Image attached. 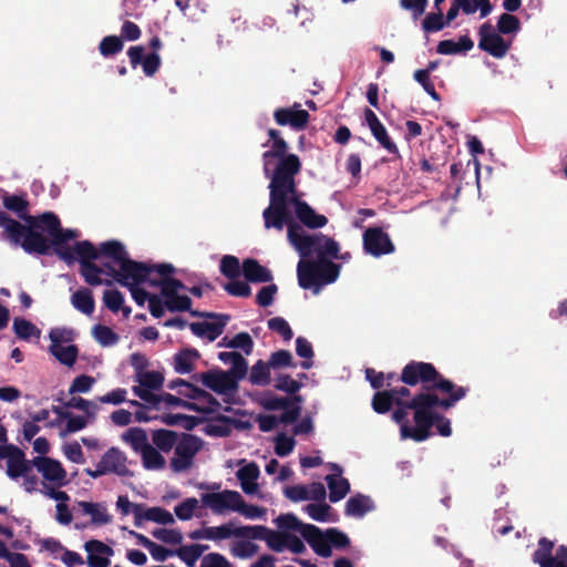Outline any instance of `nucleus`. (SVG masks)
<instances>
[{
  "label": "nucleus",
  "mask_w": 567,
  "mask_h": 567,
  "mask_svg": "<svg viewBox=\"0 0 567 567\" xmlns=\"http://www.w3.org/2000/svg\"><path fill=\"white\" fill-rule=\"evenodd\" d=\"M300 171L301 161L297 158L281 163L280 169L269 183V206L262 212L265 228L281 231L286 226L288 239L289 229L300 225L295 220L290 206H293L297 219L310 229L322 228L328 223L324 215L317 214L307 202L299 198L295 177Z\"/></svg>",
  "instance_id": "1"
},
{
  "label": "nucleus",
  "mask_w": 567,
  "mask_h": 567,
  "mask_svg": "<svg viewBox=\"0 0 567 567\" xmlns=\"http://www.w3.org/2000/svg\"><path fill=\"white\" fill-rule=\"evenodd\" d=\"M289 243L300 256L297 277L302 289L313 288L318 292L338 279L341 266L329 259L338 256V241L322 233L307 234L301 225H296L289 229Z\"/></svg>",
  "instance_id": "2"
},
{
  "label": "nucleus",
  "mask_w": 567,
  "mask_h": 567,
  "mask_svg": "<svg viewBox=\"0 0 567 567\" xmlns=\"http://www.w3.org/2000/svg\"><path fill=\"white\" fill-rule=\"evenodd\" d=\"M468 388L457 389L456 391L440 396L435 395H421L414 402L416 408L414 415V426H402L401 439H411L414 442H424L432 435V427L435 426L441 436L447 437L452 434L451 421L441 414L440 411H447L453 408L460 400L465 398Z\"/></svg>",
  "instance_id": "3"
},
{
  "label": "nucleus",
  "mask_w": 567,
  "mask_h": 567,
  "mask_svg": "<svg viewBox=\"0 0 567 567\" xmlns=\"http://www.w3.org/2000/svg\"><path fill=\"white\" fill-rule=\"evenodd\" d=\"M399 380L409 386L421 384V391H433L437 395H446L463 388L441 374L434 364L415 360L403 367Z\"/></svg>",
  "instance_id": "4"
},
{
  "label": "nucleus",
  "mask_w": 567,
  "mask_h": 567,
  "mask_svg": "<svg viewBox=\"0 0 567 567\" xmlns=\"http://www.w3.org/2000/svg\"><path fill=\"white\" fill-rule=\"evenodd\" d=\"M0 225L3 226L2 239L14 246H21L27 254L49 255V240L45 236L11 218L6 212H0Z\"/></svg>",
  "instance_id": "5"
},
{
  "label": "nucleus",
  "mask_w": 567,
  "mask_h": 567,
  "mask_svg": "<svg viewBox=\"0 0 567 567\" xmlns=\"http://www.w3.org/2000/svg\"><path fill=\"white\" fill-rule=\"evenodd\" d=\"M38 231H45L50 238L49 240V252L53 247L54 252L60 259L65 261L68 265L75 262V252L73 247L65 246L64 244L71 239L78 237V230L75 229H63L59 217L52 212H45L41 215L40 226Z\"/></svg>",
  "instance_id": "6"
},
{
  "label": "nucleus",
  "mask_w": 567,
  "mask_h": 567,
  "mask_svg": "<svg viewBox=\"0 0 567 567\" xmlns=\"http://www.w3.org/2000/svg\"><path fill=\"white\" fill-rule=\"evenodd\" d=\"M174 271L175 268L171 264L148 265L127 258L120 266V278H117V284L126 288L131 287V285H150V281L155 279L152 277L154 272L161 277H165L172 275Z\"/></svg>",
  "instance_id": "7"
},
{
  "label": "nucleus",
  "mask_w": 567,
  "mask_h": 567,
  "mask_svg": "<svg viewBox=\"0 0 567 567\" xmlns=\"http://www.w3.org/2000/svg\"><path fill=\"white\" fill-rule=\"evenodd\" d=\"M76 255L75 261L80 264V275L84 281L90 286L106 285L111 286V279H102L104 268L96 265L94 261L100 259L97 248L90 240L76 241L73 246Z\"/></svg>",
  "instance_id": "8"
},
{
  "label": "nucleus",
  "mask_w": 567,
  "mask_h": 567,
  "mask_svg": "<svg viewBox=\"0 0 567 567\" xmlns=\"http://www.w3.org/2000/svg\"><path fill=\"white\" fill-rule=\"evenodd\" d=\"M269 140L262 145L264 147L270 145V150L264 152L262 154V163H264V174L268 178H275L277 172L280 169L281 163L290 159L297 158L300 161L299 156L296 154H288V143L281 136V133L278 130L269 128L268 130Z\"/></svg>",
  "instance_id": "9"
},
{
  "label": "nucleus",
  "mask_w": 567,
  "mask_h": 567,
  "mask_svg": "<svg viewBox=\"0 0 567 567\" xmlns=\"http://www.w3.org/2000/svg\"><path fill=\"white\" fill-rule=\"evenodd\" d=\"M84 472L92 478H97L106 474H116L122 477L133 475L127 467L126 454L114 446L102 455L94 470L85 468Z\"/></svg>",
  "instance_id": "10"
},
{
  "label": "nucleus",
  "mask_w": 567,
  "mask_h": 567,
  "mask_svg": "<svg viewBox=\"0 0 567 567\" xmlns=\"http://www.w3.org/2000/svg\"><path fill=\"white\" fill-rule=\"evenodd\" d=\"M395 400V410L392 412L391 419L400 425V435H402V426L411 425L408 419L409 412H413L415 415L416 408L414 402L419 400V396L430 394L435 395L433 391H419L411 398V390L408 386H396L390 389Z\"/></svg>",
  "instance_id": "11"
},
{
  "label": "nucleus",
  "mask_w": 567,
  "mask_h": 567,
  "mask_svg": "<svg viewBox=\"0 0 567 567\" xmlns=\"http://www.w3.org/2000/svg\"><path fill=\"white\" fill-rule=\"evenodd\" d=\"M203 446V441L196 435L183 433L175 445V456L171 460V468L175 473L188 470L195 455Z\"/></svg>",
  "instance_id": "12"
},
{
  "label": "nucleus",
  "mask_w": 567,
  "mask_h": 567,
  "mask_svg": "<svg viewBox=\"0 0 567 567\" xmlns=\"http://www.w3.org/2000/svg\"><path fill=\"white\" fill-rule=\"evenodd\" d=\"M192 317L216 319L215 322H192L189 323L190 331L199 338H207L209 341H215L223 332L230 320L229 315L192 311Z\"/></svg>",
  "instance_id": "13"
},
{
  "label": "nucleus",
  "mask_w": 567,
  "mask_h": 567,
  "mask_svg": "<svg viewBox=\"0 0 567 567\" xmlns=\"http://www.w3.org/2000/svg\"><path fill=\"white\" fill-rule=\"evenodd\" d=\"M478 48L496 59H503L509 51L512 42L506 41L496 32L489 22L483 23L478 29Z\"/></svg>",
  "instance_id": "14"
},
{
  "label": "nucleus",
  "mask_w": 567,
  "mask_h": 567,
  "mask_svg": "<svg viewBox=\"0 0 567 567\" xmlns=\"http://www.w3.org/2000/svg\"><path fill=\"white\" fill-rule=\"evenodd\" d=\"M192 379L195 382H202L204 386L218 394H227L237 390L236 380L220 369L193 374Z\"/></svg>",
  "instance_id": "15"
},
{
  "label": "nucleus",
  "mask_w": 567,
  "mask_h": 567,
  "mask_svg": "<svg viewBox=\"0 0 567 567\" xmlns=\"http://www.w3.org/2000/svg\"><path fill=\"white\" fill-rule=\"evenodd\" d=\"M363 249L373 257L392 254L395 247L381 227H369L363 233Z\"/></svg>",
  "instance_id": "16"
},
{
  "label": "nucleus",
  "mask_w": 567,
  "mask_h": 567,
  "mask_svg": "<svg viewBox=\"0 0 567 567\" xmlns=\"http://www.w3.org/2000/svg\"><path fill=\"white\" fill-rule=\"evenodd\" d=\"M238 498L240 499V493L231 489L204 493L200 495L203 506L218 515L224 514L227 511L235 512Z\"/></svg>",
  "instance_id": "17"
},
{
  "label": "nucleus",
  "mask_w": 567,
  "mask_h": 567,
  "mask_svg": "<svg viewBox=\"0 0 567 567\" xmlns=\"http://www.w3.org/2000/svg\"><path fill=\"white\" fill-rule=\"evenodd\" d=\"M309 113L306 110L300 109L299 103H295L291 107H279L274 112V120L278 125H289L296 131L306 128L309 123Z\"/></svg>",
  "instance_id": "18"
},
{
  "label": "nucleus",
  "mask_w": 567,
  "mask_h": 567,
  "mask_svg": "<svg viewBox=\"0 0 567 567\" xmlns=\"http://www.w3.org/2000/svg\"><path fill=\"white\" fill-rule=\"evenodd\" d=\"M3 207L14 213L20 219L27 223V228L38 230L40 226L41 215L32 216L29 214V202L25 194L22 195H6L2 198Z\"/></svg>",
  "instance_id": "19"
},
{
  "label": "nucleus",
  "mask_w": 567,
  "mask_h": 567,
  "mask_svg": "<svg viewBox=\"0 0 567 567\" xmlns=\"http://www.w3.org/2000/svg\"><path fill=\"white\" fill-rule=\"evenodd\" d=\"M287 534L275 532L262 525H255L249 526L247 539L265 540L271 550L281 553L286 548Z\"/></svg>",
  "instance_id": "20"
},
{
  "label": "nucleus",
  "mask_w": 567,
  "mask_h": 567,
  "mask_svg": "<svg viewBox=\"0 0 567 567\" xmlns=\"http://www.w3.org/2000/svg\"><path fill=\"white\" fill-rule=\"evenodd\" d=\"M127 55L132 66L136 68L141 64L146 76L155 75L161 66V56L156 52L144 55V48L142 45L131 47Z\"/></svg>",
  "instance_id": "21"
},
{
  "label": "nucleus",
  "mask_w": 567,
  "mask_h": 567,
  "mask_svg": "<svg viewBox=\"0 0 567 567\" xmlns=\"http://www.w3.org/2000/svg\"><path fill=\"white\" fill-rule=\"evenodd\" d=\"M84 549L87 553L86 564L89 567L110 566V557L114 554L112 547L107 546L101 540L91 539L84 544Z\"/></svg>",
  "instance_id": "22"
},
{
  "label": "nucleus",
  "mask_w": 567,
  "mask_h": 567,
  "mask_svg": "<svg viewBox=\"0 0 567 567\" xmlns=\"http://www.w3.org/2000/svg\"><path fill=\"white\" fill-rule=\"evenodd\" d=\"M364 121L369 126L373 137L379 144L393 155H399L395 143L390 138L384 125L380 122L375 113L371 109L364 110Z\"/></svg>",
  "instance_id": "23"
},
{
  "label": "nucleus",
  "mask_w": 567,
  "mask_h": 567,
  "mask_svg": "<svg viewBox=\"0 0 567 567\" xmlns=\"http://www.w3.org/2000/svg\"><path fill=\"white\" fill-rule=\"evenodd\" d=\"M32 464L42 474L44 480L60 485L64 482L66 472L59 461L45 456H35L32 460Z\"/></svg>",
  "instance_id": "24"
},
{
  "label": "nucleus",
  "mask_w": 567,
  "mask_h": 567,
  "mask_svg": "<svg viewBox=\"0 0 567 567\" xmlns=\"http://www.w3.org/2000/svg\"><path fill=\"white\" fill-rule=\"evenodd\" d=\"M134 518L136 527L142 525V520H151L163 525H171L175 522L167 509L162 507L145 508L143 504L134 505Z\"/></svg>",
  "instance_id": "25"
},
{
  "label": "nucleus",
  "mask_w": 567,
  "mask_h": 567,
  "mask_svg": "<svg viewBox=\"0 0 567 567\" xmlns=\"http://www.w3.org/2000/svg\"><path fill=\"white\" fill-rule=\"evenodd\" d=\"M302 537L317 555L323 558H328L332 555V550L330 549V544L327 537V530L322 532L316 525L309 524L308 526H305V533Z\"/></svg>",
  "instance_id": "26"
},
{
  "label": "nucleus",
  "mask_w": 567,
  "mask_h": 567,
  "mask_svg": "<svg viewBox=\"0 0 567 567\" xmlns=\"http://www.w3.org/2000/svg\"><path fill=\"white\" fill-rule=\"evenodd\" d=\"M32 461L25 458L24 452L17 447L7 460V475L11 480H18L32 471Z\"/></svg>",
  "instance_id": "27"
},
{
  "label": "nucleus",
  "mask_w": 567,
  "mask_h": 567,
  "mask_svg": "<svg viewBox=\"0 0 567 567\" xmlns=\"http://www.w3.org/2000/svg\"><path fill=\"white\" fill-rule=\"evenodd\" d=\"M241 270L245 279L249 282H270L272 280L271 271L254 258L245 259Z\"/></svg>",
  "instance_id": "28"
},
{
  "label": "nucleus",
  "mask_w": 567,
  "mask_h": 567,
  "mask_svg": "<svg viewBox=\"0 0 567 567\" xmlns=\"http://www.w3.org/2000/svg\"><path fill=\"white\" fill-rule=\"evenodd\" d=\"M248 529H249V526L234 527V524L231 522H229V523L223 524L220 526L207 527L206 534H207V539H209V540H223V539H227L231 536L247 539Z\"/></svg>",
  "instance_id": "29"
},
{
  "label": "nucleus",
  "mask_w": 567,
  "mask_h": 567,
  "mask_svg": "<svg viewBox=\"0 0 567 567\" xmlns=\"http://www.w3.org/2000/svg\"><path fill=\"white\" fill-rule=\"evenodd\" d=\"M198 350L194 348L183 349L174 355V370L179 374H187L194 371L195 362L199 359Z\"/></svg>",
  "instance_id": "30"
},
{
  "label": "nucleus",
  "mask_w": 567,
  "mask_h": 567,
  "mask_svg": "<svg viewBox=\"0 0 567 567\" xmlns=\"http://www.w3.org/2000/svg\"><path fill=\"white\" fill-rule=\"evenodd\" d=\"M373 508V502L369 496L357 494L347 501L344 514L347 516L361 518Z\"/></svg>",
  "instance_id": "31"
},
{
  "label": "nucleus",
  "mask_w": 567,
  "mask_h": 567,
  "mask_svg": "<svg viewBox=\"0 0 567 567\" xmlns=\"http://www.w3.org/2000/svg\"><path fill=\"white\" fill-rule=\"evenodd\" d=\"M99 258L105 257L114 261L118 267L127 259L128 254L122 243L110 240L102 243L97 248Z\"/></svg>",
  "instance_id": "32"
},
{
  "label": "nucleus",
  "mask_w": 567,
  "mask_h": 567,
  "mask_svg": "<svg viewBox=\"0 0 567 567\" xmlns=\"http://www.w3.org/2000/svg\"><path fill=\"white\" fill-rule=\"evenodd\" d=\"M235 423H237V421L229 416L218 415L215 420L207 423L203 431L209 436L226 437L230 435L231 426Z\"/></svg>",
  "instance_id": "33"
},
{
  "label": "nucleus",
  "mask_w": 567,
  "mask_h": 567,
  "mask_svg": "<svg viewBox=\"0 0 567 567\" xmlns=\"http://www.w3.org/2000/svg\"><path fill=\"white\" fill-rule=\"evenodd\" d=\"M324 480L329 488V499L331 503L341 501L350 492V483L342 476L327 475Z\"/></svg>",
  "instance_id": "34"
},
{
  "label": "nucleus",
  "mask_w": 567,
  "mask_h": 567,
  "mask_svg": "<svg viewBox=\"0 0 567 567\" xmlns=\"http://www.w3.org/2000/svg\"><path fill=\"white\" fill-rule=\"evenodd\" d=\"M73 307L86 316L94 312L95 301L92 291L87 288H81L75 291L71 297Z\"/></svg>",
  "instance_id": "35"
},
{
  "label": "nucleus",
  "mask_w": 567,
  "mask_h": 567,
  "mask_svg": "<svg viewBox=\"0 0 567 567\" xmlns=\"http://www.w3.org/2000/svg\"><path fill=\"white\" fill-rule=\"evenodd\" d=\"M302 402L301 395H293L290 398L277 396L271 392H266L259 401V404L267 411H277L286 408L293 402Z\"/></svg>",
  "instance_id": "36"
},
{
  "label": "nucleus",
  "mask_w": 567,
  "mask_h": 567,
  "mask_svg": "<svg viewBox=\"0 0 567 567\" xmlns=\"http://www.w3.org/2000/svg\"><path fill=\"white\" fill-rule=\"evenodd\" d=\"M49 352L61 363L66 367H73L79 357V348L75 344L66 347L50 344Z\"/></svg>",
  "instance_id": "37"
},
{
  "label": "nucleus",
  "mask_w": 567,
  "mask_h": 567,
  "mask_svg": "<svg viewBox=\"0 0 567 567\" xmlns=\"http://www.w3.org/2000/svg\"><path fill=\"white\" fill-rule=\"evenodd\" d=\"M153 444L162 452H169L178 441V434L175 431L159 429L152 432Z\"/></svg>",
  "instance_id": "38"
},
{
  "label": "nucleus",
  "mask_w": 567,
  "mask_h": 567,
  "mask_svg": "<svg viewBox=\"0 0 567 567\" xmlns=\"http://www.w3.org/2000/svg\"><path fill=\"white\" fill-rule=\"evenodd\" d=\"M208 549V545L192 544L179 547L175 555L183 560L187 567H194L198 558Z\"/></svg>",
  "instance_id": "39"
},
{
  "label": "nucleus",
  "mask_w": 567,
  "mask_h": 567,
  "mask_svg": "<svg viewBox=\"0 0 567 567\" xmlns=\"http://www.w3.org/2000/svg\"><path fill=\"white\" fill-rule=\"evenodd\" d=\"M123 440L127 442L131 447L137 452L142 453L147 446H151L148 443L146 431L141 427H131L123 434Z\"/></svg>",
  "instance_id": "40"
},
{
  "label": "nucleus",
  "mask_w": 567,
  "mask_h": 567,
  "mask_svg": "<svg viewBox=\"0 0 567 567\" xmlns=\"http://www.w3.org/2000/svg\"><path fill=\"white\" fill-rule=\"evenodd\" d=\"M150 286L161 287V293L164 298L177 295L181 289H186V286L179 279L172 278L171 275L151 280Z\"/></svg>",
  "instance_id": "41"
},
{
  "label": "nucleus",
  "mask_w": 567,
  "mask_h": 567,
  "mask_svg": "<svg viewBox=\"0 0 567 567\" xmlns=\"http://www.w3.org/2000/svg\"><path fill=\"white\" fill-rule=\"evenodd\" d=\"M395 405L392 392L389 390L377 391L371 400V406L378 414H385Z\"/></svg>",
  "instance_id": "42"
},
{
  "label": "nucleus",
  "mask_w": 567,
  "mask_h": 567,
  "mask_svg": "<svg viewBox=\"0 0 567 567\" xmlns=\"http://www.w3.org/2000/svg\"><path fill=\"white\" fill-rule=\"evenodd\" d=\"M269 362H265L262 360H258L250 370L249 381L255 385H268L271 382Z\"/></svg>",
  "instance_id": "43"
},
{
  "label": "nucleus",
  "mask_w": 567,
  "mask_h": 567,
  "mask_svg": "<svg viewBox=\"0 0 567 567\" xmlns=\"http://www.w3.org/2000/svg\"><path fill=\"white\" fill-rule=\"evenodd\" d=\"M464 14H473L480 10L481 18L487 17L493 6L489 0H456Z\"/></svg>",
  "instance_id": "44"
},
{
  "label": "nucleus",
  "mask_w": 567,
  "mask_h": 567,
  "mask_svg": "<svg viewBox=\"0 0 567 567\" xmlns=\"http://www.w3.org/2000/svg\"><path fill=\"white\" fill-rule=\"evenodd\" d=\"M12 328L17 337L22 340H29L31 337L39 338L41 334V330L24 318H14Z\"/></svg>",
  "instance_id": "45"
},
{
  "label": "nucleus",
  "mask_w": 567,
  "mask_h": 567,
  "mask_svg": "<svg viewBox=\"0 0 567 567\" xmlns=\"http://www.w3.org/2000/svg\"><path fill=\"white\" fill-rule=\"evenodd\" d=\"M80 506L82 507L84 514L91 516L93 524L105 525L111 522L110 515L106 513L104 507L100 506V504L81 502Z\"/></svg>",
  "instance_id": "46"
},
{
  "label": "nucleus",
  "mask_w": 567,
  "mask_h": 567,
  "mask_svg": "<svg viewBox=\"0 0 567 567\" xmlns=\"http://www.w3.org/2000/svg\"><path fill=\"white\" fill-rule=\"evenodd\" d=\"M219 347L226 346L231 349H241L245 354L249 355L254 349V341L249 333L239 332L237 333L230 341L226 342V338H224L219 343Z\"/></svg>",
  "instance_id": "47"
},
{
  "label": "nucleus",
  "mask_w": 567,
  "mask_h": 567,
  "mask_svg": "<svg viewBox=\"0 0 567 567\" xmlns=\"http://www.w3.org/2000/svg\"><path fill=\"white\" fill-rule=\"evenodd\" d=\"M162 402L166 403L169 406H179L184 408L189 411L198 412V413H210L213 410L208 408L200 406L194 402H189L186 400H183L176 395H173L171 393H162Z\"/></svg>",
  "instance_id": "48"
},
{
  "label": "nucleus",
  "mask_w": 567,
  "mask_h": 567,
  "mask_svg": "<svg viewBox=\"0 0 567 567\" xmlns=\"http://www.w3.org/2000/svg\"><path fill=\"white\" fill-rule=\"evenodd\" d=\"M143 466L146 470H162L165 467V458L164 456L154 447L147 446L141 453Z\"/></svg>",
  "instance_id": "49"
},
{
  "label": "nucleus",
  "mask_w": 567,
  "mask_h": 567,
  "mask_svg": "<svg viewBox=\"0 0 567 567\" xmlns=\"http://www.w3.org/2000/svg\"><path fill=\"white\" fill-rule=\"evenodd\" d=\"M94 339L103 347L114 346L118 342L120 337L110 327L95 324L92 329Z\"/></svg>",
  "instance_id": "50"
},
{
  "label": "nucleus",
  "mask_w": 567,
  "mask_h": 567,
  "mask_svg": "<svg viewBox=\"0 0 567 567\" xmlns=\"http://www.w3.org/2000/svg\"><path fill=\"white\" fill-rule=\"evenodd\" d=\"M296 353L298 357L306 359L301 362L302 369L309 370L313 364L312 358L315 352L311 343L305 337L296 339Z\"/></svg>",
  "instance_id": "51"
},
{
  "label": "nucleus",
  "mask_w": 567,
  "mask_h": 567,
  "mask_svg": "<svg viewBox=\"0 0 567 567\" xmlns=\"http://www.w3.org/2000/svg\"><path fill=\"white\" fill-rule=\"evenodd\" d=\"M136 380L143 389L159 390L164 383V375L158 371H144Z\"/></svg>",
  "instance_id": "52"
},
{
  "label": "nucleus",
  "mask_w": 567,
  "mask_h": 567,
  "mask_svg": "<svg viewBox=\"0 0 567 567\" xmlns=\"http://www.w3.org/2000/svg\"><path fill=\"white\" fill-rule=\"evenodd\" d=\"M449 25L444 19L442 9L436 12L429 13L422 21V29L426 33L439 32Z\"/></svg>",
  "instance_id": "53"
},
{
  "label": "nucleus",
  "mask_w": 567,
  "mask_h": 567,
  "mask_svg": "<svg viewBox=\"0 0 567 567\" xmlns=\"http://www.w3.org/2000/svg\"><path fill=\"white\" fill-rule=\"evenodd\" d=\"M123 48V40L117 35L104 37L99 45L100 53L105 58L120 53Z\"/></svg>",
  "instance_id": "54"
},
{
  "label": "nucleus",
  "mask_w": 567,
  "mask_h": 567,
  "mask_svg": "<svg viewBox=\"0 0 567 567\" xmlns=\"http://www.w3.org/2000/svg\"><path fill=\"white\" fill-rule=\"evenodd\" d=\"M275 389L278 391L286 392L291 396L298 395L297 393L302 388V384L293 380L289 374H278L275 379Z\"/></svg>",
  "instance_id": "55"
},
{
  "label": "nucleus",
  "mask_w": 567,
  "mask_h": 567,
  "mask_svg": "<svg viewBox=\"0 0 567 567\" xmlns=\"http://www.w3.org/2000/svg\"><path fill=\"white\" fill-rule=\"evenodd\" d=\"M192 299L186 295H174L165 298V307L171 312L188 311L192 315Z\"/></svg>",
  "instance_id": "56"
},
{
  "label": "nucleus",
  "mask_w": 567,
  "mask_h": 567,
  "mask_svg": "<svg viewBox=\"0 0 567 567\" xmlns=\"http://www.w3.org/2000/svg\"><path fill=\"white\" fill-rule=\"evenodd\" d=\"M520 30V21L517 17L506 12L502 13L497 21V32L501 34L516 33Z\"/></svg>",
  "instance_id": "57"
},
{
  "label": "nucleus",
  "mask_w": 567,
  "mask_h": 567,
  "mask_svg": "<svg viewBox=\"0 0 567 567\" xmlns=\"http://www.w3.org/2000/svg\"><path fill=\"white\" fill-rule=\"evenodd\" d=\"M220 272L228 279H236L240 276V264L237 257L225 255L219 265Z\"/></svg>",
  "instance_id": "58"
},
{
  "label": "nucleus",
  "mask_w": 567,
  "mask_h": 567,
  "mask_svg": "<svg viewBox=\"0 0 567 567\" xmlns=\"http://www.w3.org/2000/svg\"><path fill=\"white\" fill-rule=\"evenodd\" d=\"M276 523L279 528L286 530H297L301 534V536L305 533V526L309 525L299 520L298 517L292 513L279 515L276 519Z\"/></svg>",
  "instance_id": "59"
},
{
  "label": "nucleus",
  "mask_w": 567,
  "mask_h": 567,
  "mask_svg": "<svg viewBox=\"0 0 567 567\" xmlns=\"http://www.w3.org/2000/svg\"><path fill=\"white\" fill-rule=\"evenodd\" d=\"M268 329L278 333L285 341H290L293 337L292 329L282 317H274L267 322Z\"/></svg>",
  "instance_id": "60"
},
{
  "label": "nucleus",
  "mask_w": 567,
  "mask_h": 567,
  "mask_svg": "<svg viewBox=\"0 0 567 567\" xmlns=\"http://www.w3.org/2000/svg\"><path fill=\"white\" fill-rule=\"evenodd\" d=\"M268 362L272 369L296 367L291 352L284 349L272 352L269 357Z\"/></svg>",
  "instance_id": "61"
},
{
  "label": "nucleus",
  "mask_w": 567,
  "mask_h": 567,
  "mask_svg": "<svg viewBox=\"0 0 567 567\" xmlns=\"http://www.w3.org/2000/svg\"><path fill=\"white\" fill-rule=\"evenodd\" d=\"M65 408L78 409L84 411L87 416L94 417L99 406L96 403L85 400L81 396H72L68 402L64 403Z\"/></svg>",
  "instance_id": "62"
},
{
  "label": "nucleus",
  "mask_w": 567,
  "mask_h": 567,
  "mask_svg": "<svg viewBox=\"0 0 567 567\" xmlns=\"http://www.w3.org/2000/svg\"><path fill=\"white\" fill-rule=\"evenodd\" d=\"M235 512L244 515L246 518L255 519L261 518L266 514V509L264 507L247 504L243 496L240 495V499L238 498L236 504Z\"/></svg>",
  "instance_id": "63"
},
{
  "label": "nucleus",
  "mask_w": 567,
  "mask_h": 567,
  "mask_svg": "<svg viewBox=\"0 0 567 567\" xmlns=\"http://www.w3.org/2000/svg\"><path fill=\"white\" fill-rule=\"evenodd\" d=\"M103 302L110 311L116 313L124 303V296L117 289L105 290L103 293Z\"/></svg>",
  "instance_id": "64"
}]
</instances>
